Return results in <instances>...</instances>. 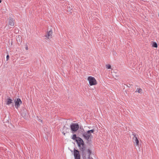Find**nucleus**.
I'll return each instance as SVG.
<instances>
[{
    "mask_svg": "<svg viewBox=\"0 0 159 159\" xmlns=\"http://www.w3.org/2000/svg\"><path fill=\"white\" fill-rule=\"evenodd\" d=\"M15 107L17 109L18 108L20 105L22 103V102L20 98H17L15 100Z\"/></svg>",
    "mask_w": 159,
    "mask_h": 159,
    "instance_id": "423d86ee",
    "label": "nucleus"
},
{
    "mask_svg": "<svg viewBox=\"0 0 159 159\" xmlns=\"http://www.w3.org/2000/svg\"><path fill=\"white\" fill-rule=\"evenodd\" d=\"M78 138H79V137H77L75 134L71 136V139L74 140H75L76 141Z\"/></svg>",
    "mask_w": 159,
    "mask_h": 159,
    "instance_id": "9b49d317",
    "label": "nucleus"
},
{
    "mask_svg": "<svg viewBox=\"0 0 159 159\" xmlns=\"http://www.w3.org/2000/svg\"><path fill=\"white\" fill-rule=\"evenodd\" d=\"M12 100L10 98H8L7 99L6 102L7 105H9L12 103Z\"/></svg>",
    "mask_w": 159,
    "mask_h": 159,
    "instance_id": "9d476101",
    "label": "nucleus"
},
{
    "mask_svg": "<svg viewBox=\"0 0 159 159\" xmlns=\"http://www.w3.org/2000/svg\"><path fill=\"white\" fill-rule=\"evenodd\" d=\"M9 58V56L8 55L7 56V57H6L7 61L8 60Z\"/></svg>",
    "mask_w": 159,
    "mask_h": 159,
    "instance_id": "dca6fc26",
    "label": "nucleus"
},
{
    "mask_svg": "<svg viewBox=\"0 0 159 159\" xmlns=\"http://www.w3.org/2000/svg\"><path fill=\"white\" fill-rule=\"evenodd\" d=\"M133 139L134 143L136 144V145L139 146V142L137 138L135 136H134L133 138Z\"/></svg>",
    "mask_w": 159,
    "mask_h": 159,
    "instance_id": "6e6552de",
    "label": "nucleus"
},
{
    "mask_svg": "<svg viewBox=\"0 0 159 159\" xmlns=\"http://www.w3.org/2000/svg\"><path fill=\"white\" fill-rule=\"evenodd\" d=\"M70 128L72 132H76L79 129V126L77 124H73L70 125Z\"/></svg>",
    "mask_w": 159,
    "mask_h": 159,
    "instance_id": "39448f33",
    "label": "nucleus"
},
{
    "mask_svg": "<svg viewBox=\"0 0 159 159\" xmlns=\"http://www.w3.org/2000/svg\"><path fill=\"white\" fill-rule=\"evenodd\" d=\"M135 92H137L139 93H143V91L142 89L140 88H137Z\"/></svg>",
    "mask_w": 159,
    "mask_h": 159,
    "instance_id": "f8f14e48",
    "label": "nucleus"
},
{
    "mask_svg": "<svg viewBox=\"0 0 159 159\" xmlns=\"http://www.w3.org/2000/svg\"><path fill=\"white\" fill-rule=\"evenodd\" d=\"M26 111L25 112V113L24 114H22V116L23 117H24L26 119L27 118L26 117Z\"/></svg>",
    "mask_w": 159,
    "mask_h": 159,
    "instance_id": "2eb2a0df",
    "label": "nucleus"
},
{
    "mask_svg": "<svg viewBox=\"0 0 159 159\" xmlns=\"http://www.w3.org/2000/svg\"><path fill=\"white\" fill-rule=\"evenodd\" d=\"M63 134H64V135H65V134H66L65 133H63Z\"/></svg>",
    "mask_w": 159,
    "mask_h": 159,
    "instance_id": "a211bd4d",
    "label": "nucleus"
},
{
    "mask_svg": "<svg viewBox=\"0 0 159 159\" xmlns=\"http://www.w3.org/2000/svg\"><path fill=\"white\" fill-rule=\"evenodd\" d=\"M52 29L53 27L52 26L48 27L47 34L45 35V37L49 39L51 38L52 34Z\"/></svg>",
    "mask_w": 159,
    "mask_h": 159,
    "instance_id": "20e7f679",
    "label": "nucleus"
},
{
    "mask_svg": "<svg viewBox=\"0 0 159 159\" xmlns=\"http://www.w3.org/2000/svg\"><path fill=\"white\" fill-rule=\"evenodd\" d=\"M8 24L11 26H13L14 25V23L13 19L11 18L9 19Z\"/></svg>",
    "mask_w": 159,
    "mask_h": 159,
    "instance_id": "1a4fd4ad",
    "label": "nucleus"
},
{
    "mask_svg": "<svg viewBox=\"0 0 159 159\" xmlns=\"http://www.w3.org/2000/svg\"><path fill=\"white\" fill-rule=\"evenodd\" d=\"M94 129H93L84 132L83 134L84 138L88 141L91 139L93 138L92 134L94 133Z\"/></svg>",
    "mask_w": 159,
    "mask_h": 159,
    "instance_id": "f257e3e1",
    "label": "nucleus"
},
{
    "mask_svg": "<svg viewBox=\"0 0 159 159\" xmlns=\"http://www.w3.org/2000/svg\"><path fill=\"white\" fill-rule=\"evenodd\" d=\"M106 67L107 69H111V66L109 64H107L106 66Z\"/></svg>",
    "mask_w": 159,
    "mask_h": 159,
    "instance_id": "ddd939ff",
    "label": "nucleus"
},
{
    "mask_svg": "<svg viewBox=\"0 0 159 159\" xmlns=\"http://www.w3.org/2000/svg\"><path fill=\"white\" fill-rule=\"evenodd\" d=\"M74 155L75 159H80V157L79 152L75 149L74 151Z\"/></svg>",
    "mask_w": 159,
    "mask_h": 159,
    "instance_id": "0eeeda50",
    "label": "nucleus"
},
{
    "mask_svg": "<svg viewBox=\"0 0 159 159\" xmlns=\"http://www.w3.org/2000/svg\"><path fill=\"white\" fill-rule=\"evenodd\" d=\"M26 49L27 50L28 49V47H26Z\"/></svg>",
    "mask_w": 159,
    "mask_h": 159,
    "instance_id": "f3484780",
    "label": "nucleus"
},
{
    "mask_svg": "<svg viewBox=\"0 0 159 159\" xmlns=\"http://www.w3.org/2000/svg\"><path fill=\"white\" fill-rule=\"evenodd\" d=\"M87 80L90 86H95L97 84V82L95 78L93 76H90L88 77Z\"/></svg>",
    "mask_w": 159,
    "mask_h": 159,
    "instance_id": "7ed1b4c3",
    "label": "nucleus"
},
{
    "mask_svg": "<svg viewBox=\"0 0 159 159\" xmlns=\"http://www.w3.org/2000/svg\"><path fill=\"white\" fill-rule=\"evenodd\" d=\"M152 46L155 48H157V45L156 42H153L152 45Z\"/></svg>",
    "mask_w": 159,
    "mask_h": 159,
    "instance_id": "4468645a",
    "label": "nucleus"
},
{
    "mask_svg": "<svg viewBox=\"0 0 159 159\" xmlns=\"http://www.w3.org/2000/svg\"><path fill=\"white\" fill-rule=\"evenodd\" d=\"M2 2V0H0V3H1Z\"/></svg>",
    "mask_w": 159,
    "mask_h": 159,
    "instance_id": "6ab92c4d",
    "label": "nucleus"
},
{
    "mask_svg": "<svg viewBox=\"0 0 159 159\" xmlns=\"http://www.w3.org/2000/svg\"><path fill=\"white\" fill-rule=\"evenodd\" d=\"M76 142L77 144L78 147L82 151H84L85 149L84 142L81 138H78Z\"/></svg>",
    "mask_w": 159,
    "mask_h": 159,
    "instance_id": "f03ea898",
    "label": "nucleus"
}]
</instances>
